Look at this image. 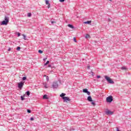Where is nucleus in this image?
<instances>
[{
  "mask_svg": "<svg viewBox=\"0 0 131 131\" xmlns=\"http://www.w3.org/2000/svg\"><path fill=\"white\" fill-rule=\"evenodd\" d=\"M9 20L10 18L8 16H6L5 17L4 20H3L1 23V25H8Z\"/></svg>",
  "mask_w": 131,
  "mask_h": 131,
  "instance_id": "1",
  "label": "nucleus"
},
{
  "mask_svg": "<svg viewBox=\"0 0 131 131\" xmlns=\"http://www.w3.org/2000/svg\"><path fill=\"white\" fill-rule=\"evenodd\" d=\"M105 79H106V80H107V81L108 82V83H111L113 84V83H114V81L113 80H112V79H111V78H110V77L105 76Z\"/></svg>",
  "mask_w": 131,
  "mask_h": 131,
  "instance_id": "2",
  "label": "nucleus"
},
{
  "mask_svg": "<svg viewBox=\"0 0 131 131\" xmlns=\"http://www.w3.org/2000/svg\"><path fill=\"white\" fill-rule=\"evenodd\" d=\"M113 101V97L112 96H108L106 98V102L107 103H111Z\"/></svg>",
  "mask_w": 131,
  "mask_h": 131,
  "instance_id": "3",
  "label": "nucleus"
},
{
  "mask_svg": "<svg viewBox=\"0 0 131 131\" xmlns=\"http://www.w3.org/2000/svg\"><path fill=\"white\" fill-rule=\"evenodd\" d=\"M59 86V84H58V81L54 82L52 84L53 89H57Z\"/></svg>",
  "mask_w": 131,
  "mask_h": 131,
  "instance_id": "4",
  "label": "nucleus"
},
{
  "mask_svg": "<svg viewBox=\"0 0 131 131\" xmlns=\"http://www.w3.org/2000/svg\"><path fill=\"white\" fill-rule=\"evenodd\" d=\"M23 85H24V82H20L18 83V89H22L23 88Z\"/></svg>",
  "mask_w": 131,
  "mask_h": 131,
  "instance_id": "5",
  "label": "nucleus"
},
{
  "mask_svg": "<svg viewBox=\"0 0 131 131\" xmlns=\"http://www.w3.org/2000/svg\"><path fill=\"white\" fill-rule=\"evenodd\" d=\"M113 112H111L109 110H107L105 112V114H106V115H113Z\"/></svg>",
  "mask_w": 131,
  "mask_h": 131,
  "instance_id": "6",
  "label": "nucleus"
},
{
  "mask_svg": "<svg viewBox=\"0 0 131 131\" xmlns=\"http://www.w3.org/2000/svg\"><path fill=\"white\" fill-rule=\"evenodd\" d=\"M63 101L67 102V101H71V99L68 97H63Z\"/></svg>",
  "mask_w": 131,
  "mask_h": 131,
  "instance_id": "7",
  "label": "nucleus"
},
{
  "mask_svg": "<svg viewBox=\"0 0 131 131\" xmlns=\"http://www.w3.org/2000/svg\"><path fill=\"white\" fill-rule=\"evenodd\" d=\"M87 100H88V101H89V102H93V99H92L91 96H88Z\"/></svg>",
  "mask_w": 131,
  "mask_h": 131,
  "instance_id": "8",
  "label": "nucleus"
},
{
  "mask_svg": "<svg viewBox=\"0 0 131 131\" xmlns=\"http://www.w3.org/2000/svg\"><path fill=\"white\" fill-rule=\"evenodd\" d=\"M51 22L52 24H56L57 23V21H56L55 19H51Z\"/></svg>",
  "mask_w": 131,
  "mask_h": 131,
  "instance_id": "9",
  "label": "nucleus"
},
{
  "mask_svg": "<svg viewBox=\"0 0 131 131\" xmlns=\"http://www.w3.org/2000/svg\"><path fill=\"white\" fill-rule=\"evenodd\" d=\"M64 96H66V94L65 93H62L60 95V97H61L62 99H63V98H65Z\"/></svg>",
  "mask_w": 131,
  "mask_h": 131,
  "instance_id": "10",
  "label": "nucleus"
},
{
  "mask_svg": "<svg viewBox=\"0 0 131 131\" xmlns=\"http://www.w3.org/2000/svg\"><path fill=\"white\" fill-rule=\"evenodd\" d=\"M91 23H92V21L91 20H88L87 21H84V24H91Z\"/></svg>",
  "mask_w": 131,
  "mask_h": 131,
  "instance_id": "11",
  "label": "nucleus"
},
{
  "mask_svg": "<svg viewBox=\"0 0 131 131\" xmlns=\"http://www.w3.org/2000/svg\"><path fill=\"white\" fill-rule=\"evenodd\" d=\"M43 99H46V100H48V99H49V98H48V95H47L46 94L44 95L43 96Z\"/></svg>",
  "mask_w": 131,
  "mask_h": 131,
  "instance_id": "12",
  "label": "nucleus"
},
{
  "mask_svg": "<svg viewBox=\"0 0 131 131\" xmlns=\"http://www.w3.org/2000/svg\"><path fill=\"white\" fill-rule=\"evenodd\" d=\"M68 26V27H70V28H72V29L74 28V27L72 25L69 24Z\"/></svg>",
  "mask_w": 131,
  "mask_h": 131,
  "instance_id": "13",
  "label": "nucleus"
},
{
  "mask_svg": "<svg viewBox=\"0 0 131 131\" xmlns=\"http://www.w3.org/2000/svg\"><path fill=\"white\" fill-rule=\"evenodd\" d=\"M88 91H88V89H83V93H85V94H86Z\"/></svg>",
  "mask_w": 131,
  "mask_h": 131,
  "instance_id": "14",
  "label": "nucleus"
},
{
  "mask_svg": "<svg viewBox=\"0 0 131 131\" xmlns=\"http://www.w3.org/2000/svg\"><path fill=\"white\" fill-rule=\"evenodd\" d=\"M23 38L25 40H27V38H26V35L25 34H23Z\"/></svg>",
  "mask_w": 131,
  "mask_h": 131,
  "instance_id": "15",
  "label": "nucleus"
},
{
  "mask_svg": "<svg viewBox=\"0 0 131 131\" xmlns=\"http://www.w3.org/2000/svg\"><path fill=\"white\" fill-rule=\"evenodd\" d=\"M126 69H127V68H126V67H122L121 68V70H126Z\"/></svg>",
  "mask_w": 131,
  "mask_h": 131,
  "instance_id": "16",
  "label": "nucleus"
},
{
  "mask_svg": "<svg viewBox=\"0 0 131 131\" xmlns=\"http://www.w3.org/2000/svg\"><path fill=\"white\" fill-rule=\"evenodd\" d=\"M27 96H29V95H30V92L29 91H27L26 93Z\"/></svg>",
  "mask_w": 131,
  "mask_h": 131,
  "instance_id": "17",
  "label": "nucleus"
},
{
  "mask_svg": "<svg viewBox=\"0 0 131 131\" xmlns=\"http://www.w3.org/2000/svg\"><path fill=\"white\" fill-rule=\"evenodd\" d=\"M49 63H50V61L48 60L46 63L44 64V66H47V65H48V64H49Z\"/></svg>",
  "mask_w": 131,
  "mask_h": 131,
  "instance_id": "18",
  "label": "nucleus"
},
{
  "mask_svg": "<svg viewBox=\"0 0 131 131\" xmlns=\"http://www.w3.org/2000/svg\"><path fill=\"white\" fill-rule=\"evenodd\" d=\"M17 51H20L21 50V47H17L16 48Z\"/></svg>",
  "mask_w": 131,
  "mask_h": 131,
  "instance_id": "19",
  "label": "nucleus"
},
{
  "mask_svg": "<svg viewBox=\"0 0 131 131\" xmlns=\"http://www.w3.org/2000/svg\"><path fill=\"white\" fill-rule=\"evenodd\" d=\"M46 5H49V4H50V3L49 2V1L46 0Z\"/></svg>",
  "mask_w": 131,
  "mask_h": 131,
  "instance_id": "20",
  "label": "nucleus"
},
{
  "mask_svg": "<svg viewBox=\"0 0 131 131\" xmlns=\"http://www.w3.org/2000/svg\"><path fill=\"white\" fill-rule=\"evenodd\" d=\"M85 38H89V37H90V35L89 34H86L85 36Z\"/></svg>",
  "mask_w": 131,
  "mask_h": 131,
  "instance_id": "21",
  "label": "nucleus"
},
{
  "mask_svg": "<svg viewBox=\"0 0 131 131\" xmlns=\"http://www.w3.org/2000/svg\"><path fill=\"white\" fill-rule=\"evenodd\" d=\"M20 98H21V101H24V100H25V98L23 97V96H21Z\"/></svg>",
  "mask_w": 131,
  "mask_h": 131,
  "instance_id": "22",
  "label": "nucleus"
},
{
  "mask_svg": "<svg viewBox=\"0 0 131 131\" xmlns=\"http://www.w3.org/2000/svg\"><path fill=\"white\" fill-rule=\"evenodd\" d=\"M38 53H39V54H42L43 51L42 50H38Z\"/></svg>",
  "mask_w": 131,
  "mask_h": 131,
  "instance_id": "23",
  "label": "nucleus"
},
{
  "mask_svg": "<svg viewBox=\"0 0 131 131\" xmlns=\"http://www.w3.org/2000/svg\"><path fill=\"white\" fill-rule=\"evenodd\" d=\"M28 17H31V13H28Z\"/></svg>",
  "mask_w": 131,
  "mask_h": 131,
  "instance_id": "24",
  "label": "nucleus"
},
{
  "mask_svg": "<svg viewBox=\"0 0 131 131\" xmlns=\"http://www.w3.org/2000/svg\"><path fill=\"white\" fill-rule=\"evenodd\" d=\"M86 94H87L88 96H91V92H90L89 91H88Z\"/></svg>",
  "mask_w": 131,
  "mask_h": 131,
  "instance_id": "25",
  "label": "nucleus"
},
{
  "mask_svg": "<svg viewBox=\"0 0 131 131\" xmlns=\"http://www.w3.org/2000/svg\"><path fill=\"white\" fill-rule=\"evenodd\" d=\"M74 41H75V42H77V40H76V37H74Z\"/></svg>",
  "mask_w": 131,
  "mask_h": 131,
  "instance_id": "26",
  "label": "nucleus"
},
{
  "mask_svg": "<svg viewBox=\"0 0 131 131\" xmlns=\"http://www.w3.org/2000/svg\"><path fill=\"white\" fill-rule=\"evenodd\" d=\"M46 80H47V81H49V76H46Z\"/></svg>",
  "mask_w": 131,
  "mask_h": 131,
  "instance_id": "27",
  "label": "nucleus"
},
{
  "mask_svg": "<svg viewBox=\"0 0 131 131\" xmlns=\"http://www.w3.org/2000/svg\"><path fill=\"white\" fill-rule=\"evenodd\" d=\"M22 79H23V80H26L27 78H26V77H23Z\"/></svg>",
  "mask_w": 131,
  "mask_h": 131,
  "instance_id": "28",
  "label": "nucleus"
},
{
  "mask_svg": "<svg viewBox=\"0 0 131 131\" xmlns=\"http://www.w3.org/2000/svg\"><path fill=\"white\" fill-rule=\"evenodd\" d=\"M91 104H92V105H93V106H95V105H96V103H95L94 102H91Z\"/></svg>",
  "mask_w": 131,
  "mask_h": 131,
  "instance_id": "29",
  "label": "nucleus"
},
{
  "mask_svg": "<svg viewBox=\"0 0 131 131\" xmlns=\"http://www.w3.org/2000/svg\"><path fill=\"white\" fill-rule=\"evenodd\" d=\"M28 113H31V111L30 110H27Z\"/></svg>",
  "mask_w": 131,
  "mask_h": 131,
  "instance_id": "30",
  "label": "nucleus"
},
{
  "mask_svg": "<svg viewBox=\"0 0 131 131\" xmlns=\"http://www.w3.org/2000/svg\"><path fill=\"white\" fill-rule=\"evenodd\" d=\"M30 120H31V121H33V120H34V118H33V117H31V118H30Z\"/></svg>",
  "mask_w": 131,
  "mask_h": 131,
  "instance_id": "31",
  "label": "nucleus"
},
{
  "mask_svg": "<svg viewBox=\"0 0 131 131\" xmlns=\"http://www.w3.org/2000/svg\"><path fill=\"white\" fill-rule=\"evenodd\" d=\"M59 2H60V3H64V2H65V0H59Z\"/></svg>",
  "mask_w": 131,
  "mask_h": 131,
  "instance_id": "32",
  "label": "nucleus"
},
{
  "mask_svg": "<svg viewBox=\"0 0 131 131\" xmlns=\"http://www.w3.org/2000/svg\"><path fill=\"white\" fill-rule=\"evenodd\" d=\"M48 9L51 8V4H48Z\"/></svg>",
  "mask_w": 131,
  "mask_h": 131,
  "instance_id": "33",
  "label": "nucleus"
},
{
  "mask_svg": "<svg viewBox=\"0 0 131 131\" xmlns=\"http://www.w3.org/2000/svg\"><path fill=\"white\" fill-rule=\"evenodd\" d=\"M44 86L46 89H48V85L47 84H45Z\"/></svg>",
  "mask_w": 131,
  "mask_h": 131,
  "instance_id": "34",
  "label": "nucleus"
},
{
  "mask_svg": "<svg viewBox=\"0 0 131 131\" xmlns=\"http://www.w3.org/2000/svg\"><path fill=\"white\" fill-rule=\"evenodd\" d=\"M48 59V58L45 57V58L43 59V61H46V60H47Z\"/></svg>",
  "mask_w": 131,
  "mask_h": 131,
  "instance_id": "35",
  "label": "nucleus"
},
{
  "mask_svg": "<svg viewBox=\"0 0 131 131\" xmlns=\"http://www.w3.org/2000/svg\"><path fill=\"white\" fill-rule=\"evenodd\" d=\"M97 78H101V76H97Z\"/></svg>",
  "mask_w": 131,
  "mask_h": 131,
  "instance_id": "36",
  "label": "nucleus"
},
{
  "mask_svg": "<svg viewBox=\"0 0 131 131\" xmlns=\"http://www.w3.org/2000/svg\"><path fill=\"white\" fill-rule=\"evenodd\" d=\"M20 33H17V36H20Z\"/></svg>",
  "mask_w": 131,
  "mask_h": 131,
  "instance_id": "37",
  "label": "nucleus"
},
{
  "mask_svg": "<svg viewBox=\"0 0 131 131\" xmlns=\"http://www.w3.org/2000/svg\"><path fill=\"white\" fill-rule=\"evenodd\" d=\"M10 51H11V48H9L8 49V52H10Z\"/></svg>",
  "mask_w": 131,
  "mask_h": 131,
  "instance_id": "38",
  "label": "nucleus"
},
{
  "mask_svg": "<svg viewBox=\"0 0 131 131\" xmlns=\"http://www.w3.org/2000/svg\"><path fill=\"white\" fill-rule=\"evenodd\" d=\"M117 131H120L118 128H117Z\"/></svg>",
  "mask_w": 131,
  "mask_h": 131,
  "instance_id": "39",
  "label": "nucleus"
},
{
  "mask_svg": "<svg viewBox=\"0 0 131 131\" xmlns=\"http://www.w3.org/2000/svg\"><path fill=\"white\" fill-rule=\"evenodd\" d=\"M111 21V20L110 19V18H108V22H110Z\"/></svg>",
  "mask_w": 131,
  "mask_h": 131,
  "instance_id": "40",
  "label": "nucleus"
},
{
  "mask_svg": "<svg viewBox=\"0 0 131 131\" xmlns=\"http://www.w3.org/2000/svg\"><path fill=\"white\" fill-rule=\"evenodd\" d=\"M88 69H90V66L88 67Z\"/></svg>",
  "mask_w": 131,
  "mask_h": 131,
  "instance_id": "41",
  "label": "nucleus"
},
{
  "mask_svg": "<svg viewBox=\"0 0 131 131\" xmlns=\"http://www.w3.org/2000/svg\"><path fill=\"white\" fill-rule=\"evenodd\" d=\"M44 76H45L46 77H47V76H47V75H44Z\"/></svg>",
  "mask_w": 131,
  "mask_h": 131,
  "instance_id": "42",
  "label": "nucleus"
},
{
  "mask_svg": "<svg viewBox=\"0 0 131 131\" xmlns=\"http://www.w3.org/2000/svg\"><path fill=\"white\" fill-rule=\"evenodd\" d=\"M110 2H112V0H110Z\"/></svg>",
  "mask_w": 131,
  "mask_h": 131,
  "instance_id": "43",
  "label": "nucleus"
},
{
  "mask_svg": "<svg viewBox=\"0 0 131 131\" xmlns=\"http://www.w3.org/2000/svg\"><path fill=\"white\" fill-rule=\"evenodd\" d=\"M49 67H51V65H49Z\"/></svg>",
  "mask_w": 131,
  "mask_h": 131,
  "instance_id": "44",
  "label": "nucleus"
}]
</instances>
